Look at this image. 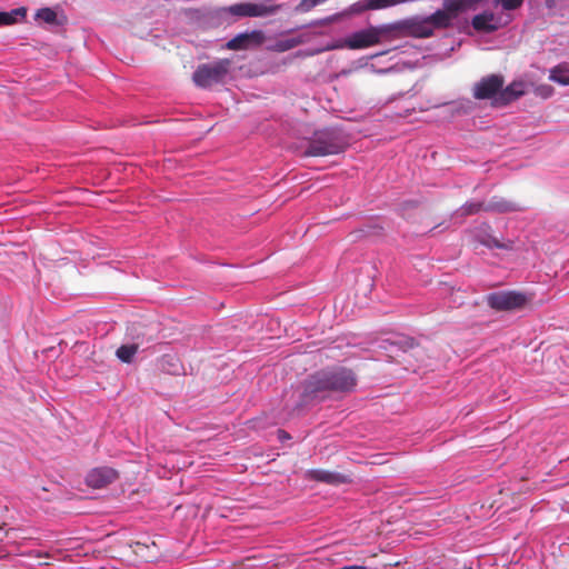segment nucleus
Listing matches in <instances>:
<instances>
[{"label": "nucleus", "mask_w": 569, "mask_h": 569, "mask_svg": "<svg viewBox=\"0 0 569 569\" xmlns=\"http://www.w3.org/2000/svg\"><path fill=\"white\" fill-rule=\"evenodd\" d=\"M490 308L498 311H509L522 308L528 302V297L518 291H498L487 297Z\"/></svg>", "instance_id": "423d86ee"}, {"label": "nucleus", "mask_w": 569, "mask_h": 569, "mask_svg": "<svg viewBox=\"0 0 569 569\" xmlns=\"http://www.w3.org/2000/svg\"><path fill=\"white\" fill-rule=\"evenodd\" d=\"M525 94V83L522 81H513L506 88H501V92L497 98V106H505L515 101Z\"/></svg>", "instance_id": "9b49d317"}, {"label": "nucleus", "mask_w": 569, "mask_h": 569, "mask_svg": "<svg viewBox=\"0 0 569 569\" xmlns=\"http://www.w3.org/2000/svg\"><path fill=\"white\" fill-rule=\"evenodd\" d=\"M391 31L390 27H370L352 32L347 39L346 44L350 49H362L379 43Z\"/></svg>", "instance_id": "39448f33"}, {"label": "nucleus", "mask_w": 569, "mask_h": 569, "mask_svg": "<svg viewBox=\"0 0 569 569\" xmlns=\"http://www.w3.org/2000/svg\"><path fill=\"white\" fill-rule=\"evenodd\" d=\"M505 79L501 74H489L481 78L473 86V97L478 100L492 99L497 104V98L501 92Z\"/></svg>", "instance_id": "0eeeda50"}, {"label": "nucleus", "mask_w": 569, "mask_h": 569, "mask_svg": "<svg viewBox=\"0 0 569 569\" xmlns=\"http://www.w3.org/2000/svg\"><path fill=\"white\" fill-rule=\"evenodd\" d=\"M280 4H274L270 1L260 3L253 2H238L228 7L219 9V16L226 18L232 16L236 18H257V17H269L277 13L280 10Z\"/></svg>", "instance_id": "7ed1b4c3"}, {"label": "nucleus", "mask_w": 569, "mask_h": 569, "mask_svg": "<svg viewBox=\"0 0 569 569\" xmlns=\"http://www.w3.org/2000/svg\"><path fill=\"white\" fill-rule=\"evenodd\" d=\"M118 478L117 470L110 467H98L88 472L86 483L94 489L103 488Z\"/></svg>", "instance_id": "6e6552de"}, {"label": "nucleus", "mask_w": 569, "mask_h": 569, "mask_svg": "<svg viewBox=\"0 0 569 569\" xmlns=\"http://www.w3.org/2000/svg\"><path fill=\"white\" fill-rule=\"evenodd\" d=\"M307 475L311 480L329 485H341L348 482V478L345 475L323 469H312L309 470Z\"/></svg>", "instance_id": "f8f14e48"}, {"label": "nucleus", "mask_w": 569, "mask_h": 569, "mask_svg": "<svg viewBox=\"0 0 569 569\" xmlns=\"http://www.w3.org/2000/svg\"><path fill=\"white\" fill-rule=\"evenodd\" d=\"M489 227L479 229L476 233L477 240L487 248L510 249L511 244L502 243L489 232Z\"/></svg>", "instance_id": "2eb2a0df"}, {"label": "nucleus", "mask_w": 569, "mask_h": 569, "mask_svg": "<svg viewBox=\"0 0 569 569\" xmlns=\"http://www.w3.org/2000/svg\"><path fill=\"white\" fill-rule=\"evenodd\" d=\"M306 40L303 36L280 39L276 42L274 48L277 51L284 52L290 49H293L295 47L303 43Z\"/></svg>", "instance_id": "aec40b11"}, {"label": "nucleus", "mask_w": 569, "mask_h": 569, "mask_svg": "<svg viewBox=\"0 0 569 569\" xmlns=\"http://www.w3.org/2000/svg\"><path fill=\"white\" fill-rule=\"evenodd\" d=\"M497 4H500L503 10L511 11L522 6L523 0H495Z\"/></svg>", "instance_id": "393cba45"}, {"label": "nucleus", "mask_w": 569, "mask_h": 569, "mask_svg": "<svg viewBox=\"0 0 569 569\" xmlns=\"http://www.w3.org/2000/svg\"><path fill=\"white\" fill-rule=\"evenodd\" d=\"M485 208L486 207L482 201H469V202H466L463 206H461L457 210L456 213L460 217H467V216L476 214Z\"/></svg>", "instance_id": "4be33fe9"}, {"label": "nucleus", "mask_w": 569, "mask_h": 569, "mask_svg": "<svg viewBox=\"0 0 569 569\" xmlns=\"http://www.w3.org/2000/svg\"><path fill=\"white\" fill-rule=\"evenodd\" d=\"M347 146L345 137L336 129H323L316 131L308 140L305 154L311 157H325L338 154Z\"/></svg>", "instance_id": "f03ea898"}, {"label": "nucleus", "mask_w": 569, "mask_h": 569, "mask_svg": "<svg viewBox=\"0 0 569 569\" xmlns=\"http://www.w3.org/2000/svg\"><path fill=\"white\" fill-rule=\"evenodd\" d=\"M229 60H219L208 64H201L193 72V81L200 88H209L224 81L229 72Z\"/></svg>", "instance_id": "20e7f679"}, {"label": "nucleus", "mask_w": 569, "mask_h": 569, "mask_svg": "<svg viewBox=\"0 0 569 569\" xmlns=\"http://www.w3.org/2000/svg\"><path fill=\"white\" fill-rule=\"evenodd\" d=\"M519 208L516 203L510 202L502 198H492L486 206V211H496V212H512L517 211Z\"/></svg>", "instance_id": "a211bd4d"}, {"label": "nucleus", "mask_w": 569, "mask_h": 569, "mask_svg": "<svg viewBox=\"0 0 569 569\" xmlns=\"http://www.w3.org/2000/svg\"><path fill=\"white\" fill-rule=\"evenodd\" d=\"M263 41V33L260 30L242 32L227 42L230 50H244L253 46H260Z\"/></svg>", "instance_id": "1a4fd4ad"}, {"label": "nucleus", "mask_w": 569, "mask_h": 569, "mask_svg": "<svg viewBox=\"0 0 569 569\" xmlns=\"http://www.w3.org/2000/svg\"><path fill=\"white\" fill-rule=\"evenodd\" d=\"M549 79L561 86H569V66L558 64L550 70Z\"/></svg>", "instance_id": "6ab92c4d"}, {"label": "nucleus", "mask_w": 569, "mask_h": 569, "mask_svg": "<svg viewBox=\"0 0 569 569\" xmlns=\"http://www.w3.org/2000/svg\"><path fill=\"white\" fill-rule=\"evenodd\" d=\"M466 9V0H443V10L455 19Z\"/></svg>", "instance_id": "5701e85b"}, {"label": "nucleus", "mask_w": 569, "mask_h": 569, "mask_svg": "<svg viewBox=\"0 0 569 569\" xmlns=\"http://www.w3.org/2000/svg\"><path fill=\"white\" fill-rule=\"evenodd\" d=\"M137 351L138 345L136 343L122 345L117 349L116 355L120 361L130 363Z\"/></svg>", "instance_id": "412c9836"}, {"label": "nucleus", "mask_w": 569, "mask_h": 569, "mask_svg": "<svg viewBox=\"0 0 569 569\" xmlns=\"http://www.w3.org/2000/svg\"><path fill=\"white\" fill-rule=\"evenodd\" d=\"M339 569H368V568L366 566L350 565V566H343Z\"/></svg>", "instance_id": "bb28decb"}, {"label": "nucleus", "mask_w": 569, "mask_h": 569, "mask_svg": "<svg viewBox=\"0 0 569 569\" xmlns=\"http://www.w3.org/2000/svg\"><path fill=\"white\" fill-rule=\"evenodd\" d=\"M322 51H323V49H312V50L302 51L301 54L302 56H315V54H318V53H320Z\"/></svg>", "instance_id": "a878e982"}, {"label": "nucleus", "mask_w": 569, "mask_h": 569, "mask_svg": "<svg viewBox=\"0 0 569 569\" xmlns=\"http://www.w3.org/2000/svg\"><path fill=\"white\" fill-rule=\"evenodd\" d=\"M327 0H301L297 7L296 11L299 13H306L312 10L315 7L326 2Z\"/></svg>", "instance_id": "b1692460"}, {"label": "nucleus", "mask_w": 569, "mask_h": 569, "mask_svg": "<svg viewBox=\"0 0 569 569\" xmlns=\"http://www.w3.org/2000/svg\"><path fill=\"white\" fill-rule=\"evenodd\" d=\"M426 17L431 26L432 31H435L436 29H445L450 27L453 20L451 14L443 9H438L432 14Z\"/></svg>", "instance_id": "dca6fc26"}, {"label": "nucleus", "mask_w": 569, "mask_h": 569, "mask_svg": "<svg viewBox=\"0 0 569 569\" xmlns=\"http://www.w3.org/2000/svg\"><path fill=\"white\" fill-rule=\"evenodd\" d=\"M34 20L51 27H61L67 21L63 14H58L54 9L48 7L37 10L34 13Z\"/></svg>", "instance_id": "4468645a"}, {"label": "nucleus", "mask_w": 569, "mask_h": 569, "mask_svg": "<svg viewBox=\"0 0 569 569\" xmlns=\"http://www.w3.org/2000/svg\"><path fill=\"white\" fill-rule=\"evenodd\" d=\"M471 26L478 32H493L502 27V23L493 12L483 11L472 18Z\"/></svg>", "instance_id": "9d476101"}, {"label": "nucleus", "mask_w": 569, "mask_h": 569, "mask_svg": "<svg viewBox=\"0 0 569 569\" xmlns=\"http://www.w3.org/2000/svg\"><path fill=\"white\" fill-rule=\"evenodd\" d=\"M357 379L352 370L333 367L319 370L303 382L301 401L297 408L322 401L330 392H349L355 389Z\"/></svg>", "instance_id": "f257e3e1"}, {"label": "nucleus", "mask_w": 569, "mask_h": 569, "mask_svg": "<svg viewBox=\"0 0 569 569\" xmlns=\"http://www.w3.org/2000/svg\"><path fill=\"white\" fill-rule=\"evenodd\" d=\"M170 372H171V373H178V368H177V367H174Z\"/></svg>", "instance_id": "c756f323"}, {"label": "nucleus", "mask_w": 569, "mask_h": 569, "mask_svg": "<svg viewBox=\"0 0 569 569\" xmlns=\"http://www.w3.org/2000/svg\"><path fill=\"white\" fill-rule=\"evenodd\" d=\"M278 435L280 440L290 439L289 433H287L284 430H278Z\"/></svg>", "instance_id": "cd10ccee"}, {"label": "nucleus", "mask_w": 569, "mask_h": 569, "mask_svg": "<svg viewBox=\"0 0 569 569\" xmlns=\"http://www.w3.org/2000/svg\"><path fill=\"white\" fill-rule=\"evenodd\" d=\"M27 8L19 7L8 12H0V26H11L26 19Z\"/></svg>", "instance_id": "f3484780"}, {"label": "nucleus", "mask_w": 569, "mask_h": 569, "mask_svg": "<svg viewBox=\"0 0 569 569\" xmlns=\"http://www.w3.org/2000/svg\"><path fill=\"white\" fill-rule=\"evenodd\" d=\"M406 24L415 37L428 38L433 34L427 17H413L406 21Z\"/></svg>", "instance_id": "ddd939ff"}, {"label": "nucleus", "mask_w": 569, "mask_h": 569, "mask_svg": "<svg viewBox=\"0 0 569 569\" xmlns=\"http://www.w3.org/2000/svg\"><path fill=\"white\" fill-rule=\"evenodd\" d=\"M173 360H176V359L173 357H171V356H166L162 359L163 362H170V361H173Z\"/></svg>", "instance_id": "c85d7f7f"}]
</instances>
